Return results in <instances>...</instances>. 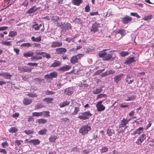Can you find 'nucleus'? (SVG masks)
Listing matches in <instances>:
<instances>
[{
  "instance_id": "49",
  "label": "nucleus",
  "mask_w": 154,
  "mask_h": 154,
  "mask_svg": "<svg viewBox=\"0 0 154 154\" xmlns=\"http://www.w3.org/2000/svg\"><path fill=\"white\" fill-rule=\"evenodd\" d=\"M44 53L42 55L43 57H45L47 59H49L51 58V56L50 54L45 52H44Z\"/></svg>"
},
{
  "instance_id": "17",
  "label": "nucleus",
  "mask_w": 154,
  "mask_h": 154,
  "mask_svg": "<svg viewBox=\"0 0 154 154\" xmlns=\"http://www.w3.org/2000/svg\"><path fill=\"white\" fill-rule=\"evenodd\" d=\"M132 20V18L128 16L125 17L122 19V22L124 24H127L131 21Z\"/></svg>"
},
{
  "instance_id": "46",
  "label": "nucleus",
  "mask_w": 154,
  "mask_h": 154,
  "mask_svg": "<svg viewBox=\"0 0 154 154\" xmlns=\"http://www.w3.org/2000/svg\"><path fill=\"white\" fill-rule=\"evenodd\" d=\"M57 138V137L56 136H51L49 138V141L51 142H54Z\"/></svg>"
},
{
  "instance_id": "34",
  "label": "nucleus",
  "mask_w": 154,
  "mask_h": 154,
  "mask_svg": "<svg viewBox=\"0 0 154 154\" xmlns=\"http://www.w3.org/2000/svg\"><path fill=\"white\" fill-rule=\"evenodd\" d=\"M42 57L41 56H33L31 58V60L32 61H34L38 60L41 59H42Z\"/></svg>"
},
{
  "instance_id": "33",
  "label": "nucleus",
  "mask_w": 154,
  "mask_h": 154,
  "mask_svg": "<svg viewBox=\"0 0 154 154\" xmlns=\"http://www.w3.org/2000/svg\"><path fill=\"white\" fill-rule=\"evenodd\" d=\"M72 3L75 5L79 6L82 3V0H73L72 2Z\"/></svg>"
},
{
  "instance_id": "51",
  "label": "nucleus",
  "mask_w": 154,
  "mask_h": 154,
  "mask_svg": "<svg viewBox=\"0 0 154 154\" xmlns=\"http://www.w3.org/2000/svg\"><path fill=\"white\" fill-rule=\"evenodd\" d=\"M107 95L106 94H100L98 95L97 96V98H104L105 99H106V98Z\"/></svg>"
},
{
  "instance_id": "5",
  "label": "nucleus",
  "mask_w": 154,
  "mask_h": 154,
  "mask_svg": "<svg viewBox=\"0 0 154 154\" xmlns=\"http://www.w3.org/2000/svg\"><path fill=\"white\" fill-rule=\"evenodd\" d=\"M33 68L28 67L27 66H20L18 67V70L21 72H30Z\"/></svg>"
},
{
  "instance_id": "16",
  "label": "nucleus",
  "mask_w": 154,
  "mask_h": 154,
  "mask_svg": "<svg viewBox=\"0 0 154 154\" xmlns=\"http://www.w3.org/2000/svg\"><path fill=\"white\" fill-rule=\"evenodd\" d=\"M56 52L57 54H63L66 52V50L65 48H60L56 49Z\"/></svg>"
},
{
  "instance_id": "1",
  "label": "nucleus",
  "mask_w": 154,
  "mask_h": 154,
  "mask_svg": "<svg viewBox=\"0 0 154 154\" xmlns=\"http://www.w3.org/2000/svg\"><path fill=\"white\" fill-rule=\"evenodd\" d=\"M126 33V30L123 29H121L117 30L116 32L115 36L117 40H119L123 37Z\"/></svg>"
},
{
  "instance_id": "64",
  "label": "nucleus",
  "mask_w": 154,
  "mask_h": 154,
  "mask_svg": "<svg viewBox=\"0 0 154 154\" xmlns=\"http://www.w3.org/2000/svg\"><path fill=\"white\" fill-rule=\"evenodd\" d=\"M75 22L78 23H81V20L79 18H76L75 20Z\"/></svg>"
},
{
  "instance_id": "19",
  "label": "nucleus",
  "mask_w": 154,
  "mask_h": 154,
  "mask_svg": "<svg viewBox=\"0 0 154 154\" xmlns=\"http://www.w3.org/2000/svg\"><path fill=\"white\" fill-rule=\"evenodd\" d=\"M128 124V121H127V119L123 118L121 121V123L119 125V128L124 127Z\"/></svg>"
},
{
  "instance_id": "55",
  "label": "nucleus",
  "mask_w": 154,
  "mask_h": 154,
  "mask_svg": "<svg viewBox=\"0 0 154 154\" xmlns=\"http://www.w3.org/2000/svg\"><path fill=\"white\" fill-rule=\"evenodd\" d=\"M130 15L131 16L136 17L138 18H139L140 17L138 14L137 13L131 12V13Z\"/></svg>"
},
{
  "instance_id": "29",
  "label": "nucleus",
  "mask_w": 154,
  "mask_h": 154,
  "mask_svg": "<svg viewBox=\"0 0 154 154\" xmlns=\"http://www.w3.org/2000/svg\"><path fill=\"white\" fill-rule=\"evenodd\" d=\"M136 96L131 95L128 96L125 99V100L127 101H131L134 100L136 98Z\"/></svg>"
},
{
  "instance_id": "3",
  "label": "nucleus",
  "mask_w": 154,
  "mask_h": 154,
  "mask_svg": "<svg viewBox=\"0 0 154 154\" xmlns=\"http://www.w3.org/2000/svg\"><path fill=\"white\" fill-rule=\"evenodd\" d=\"M98 56L100 58H103V60L107 61L111 58L112 55L111 54H107L106 52H103L99 53Z\"/></svg>"
},
{
  "instance_id": "50",
  "label": "nucleus",
  "mask_w": 154,
  "mask_h": 154,
  "mask_svg": "<svg viewBox=\"0 0 154 154\" xmlns=\"http://www.w3.org/2000/svg\"><path fill=\"white\" fill-rule=\"evenodd\" d=\"M27 95L29 97L32 98L37 97L38 96V95L36 93H29L27 94Z\"/></svg>"
},
{
  "instance_id": "59",
  "label": "nucleus",
  "mask_w": 154,
  "mask_h": 154,
  "mask_svg": "<svg viewBox=\"0 0 154 154\" xmlns=\"http://www.w3.org/2000/svg\"><path fill=\"white\" fill-rule=\"evenodd\" d=\"M21 46H24L29 47L31 46L32 44H31L30 43H26L22 44Z\"/></svg>"
},
{
  "instance_id": "32",
  "label": "nucleus",
  "mask_w": 154,
  "mask_h": 154,
  "mask_svg": "<svg viewBox=\"0 0 154 154\" xmlns=\"http://www.w3.org/2000/svg\"><path fill=\"white\" fill-rule=\"evenodd\" d=\"M8 131L11 133H16L18 131V129L15 127H11L8 130Z\"/></svg>"
},
{
  "instance_id": "27",
  "label": "nucleus",
  "mask_w": 154,
  "mask_h": 154,
  "mask_svg": "<svg viewBox=\"0 0 154 154\" xmlns=\"http://www.w3.org/2000/svg\"><path fill=\"white\" fill-rule=\"evenodd\" d=\"M103 88V86L100 87L98 88H96L95 90H94L93 91V94H97L103 91L102 88Z\"/></svg>"
},
{
  "instance_id": "60",
  "label": "nucleus",
  "mask_w": 154,
  "mask_h": 154,
  "mask_svg": "<svg viewBox=\"0 0 154 154\" xmlns=\"http://www.w3.org/2000/svg\"><path fill=\"white\" fill-rule=\"evenodd\" d=\"M59 19V17L57 16L53 17V20L55 21H57Z\"/></svg>"
},
{
  "instance_id": "41",
  "label": "nucleus",
  "mask_w": 154,
  "mask_h": 154,
  "mask_svg": "<svg viewBox=\"0 0 154 154\" xmlns=\"http://www.w3.org/2000/svg\"><path fill=\"white\" fill-rule=\"evenodd\" d=\"M108 150V148L106 146H103L102 147V149H100V152L102 153L107 152Z\"/></svg>"
},
{
  "instance_id": "26",
  "label": "nucleus",
  "mask_w": 154,
  "mask_h": 154,
  "mask_svg": "<svg viewBox=\"0 0 154 154\" xmlns=\"http://www.w3.org/2000/svg\"><path fill=\"white\" fill-rule=\"evenodd\" d=\"M36 11V6L35 5H34L28 10L27 13L28 14H32L35 12Z\"/></svg>"
},
{
  "instance_id": "24",
  "label": "nucleus",
  "mask_w": 154,
  "mask_h": 154,
  "mask_svg": "<svg viewBox=\"0 0 154 154\" xmlns=\"http://www.w3.org/2000/svg\"><path fill=\"white\" fill-rule=\"evenodd\" d=\"M135 61L134 58V57H130L128 59L126 60L125 62V63L126 64H131L132 63L134 62Z\"/></svg>"
},
{
  "instance_id": "25",
  "label": "nucleus",
  "mask_w": 154,
  "mask_h": 154,
  "mask_svg": "<svg viewBox=\"0 0 154 154\" xmlns=\"http://www.w3.org/2000/svg\"><path fill=\"white\" fill-rule=\"evenodd\" d=\"M29 142L32 144L34 145H36L39 144L40 141L38 139H37L31 140L29 141Z\"/></svg>"
},
{
  "instance_id": "9",
  "label": "nucleus",
  "mask_w": 154,
  "mask_h": 154,
  "mask_svg": "<svg viewBox=\"0 0 154 154\" xmlns=\"http://www.w3.org/2000/svg\"><path fill=\"white\" fill-rule=\"evenodd\" d=\"M57 73L56 72H54L50 73L49 74L46 75L45 76V79H52L53 78H57Z\"/></svg>"
},
{
  "instance_id": "35",
  "label": "nucleus",
  "mask_w": 154,
  "mask_h": 154,
  "mask_svg": "<svg viewBox=\"0 0 154 154\" xmlns=\"http://www.w3.org/2000/svg\"><path fill=\"white\" fill-rule=\"evenodd\" d=\"M44 107V104L42 103H39L36 104L35 107V109H38L42 108Z\"/></svg>"
},
{
  "instance_id": "20",
  "label": "nucleus",
  "mask_w": 154,
  "mask_h": 154,
  "mask_svg": "<svg viewBox=\"0 0 154 154\" xmlns=\"http://www.w3.org/2000/svg\"><path fill=\"white\" fill-rule=\"evenodd\" d=\"M71 68V66L69 65H66L62 67H60L58 69V70L63 72L67 71Z\"/></svg>"
},
{
  "instance_id": "44",
  "label": "nucleus",
  "mask_w": 154,
  "mask_h": 154,
  "mask_svg": "<svg viewBox=\"0 0 154 154\" xmlns=\"http://www.w3.org/2000/svg\"><path fill=\"white\" fill-rule=\"evenodd\" d=\"M80 109L78 107H75L74 111L72 113L73 115H75L79 111Z\"/></svg>"
},
{
  "instance_id": "2",
  "label": "nucleus",
  "mask_w": 154,
  "mask_h": 154,
  "mask_svg": "<svg viewBox=\"0 0 154 154\" xmlns=\"http://www.w3.org/2000/svg\"><path fill=\"white\" fill-rule=\"evenodd\" d=\"M81 115H79L78 118L82 120H85L88 119L92 116V114L89 111L81 113Z\"/></svg>"
},
{
  "instance_id": "54",
  "label": "nucleus",
  "mask_w": 154,
  "mask_h": 154,
  "mask_svg": "<svg viewBox=\"0 0 154 154\" xmlns=\"http://www.w3.org/2000/svg\"><path fill=\"white\" fill-rule=\"evenodd\" d=\"M1 145L3 148H5L8 146V143L6 141L1 143Z\"/></svg>"
},
{
  "instance_id": "30",
  "label": "nucleus",
  "mask_w": 154,
  "mask_h": 154,
  "mask_svg": "<svg viewBox=\"0 0 154 154\" xmlns=\"http://www.w3.org/2000/svg\"><path fill=\"white\" fill-rule=\"evenodd\" d=\"M70 103V101H66L61 103L59 105L60 108L66 106L68 105Z\"/></svg>"
},
{
  "instance_id": "61",
  "label": "nucleus",
  "mask_w": 154,
  "mask_h": 154,
  "mask_svg": "<svg viewBox=\"0 0 154 154\" xmlns=\"http://www.w3.org/2000/svg\"><path fill=\"white\" fill-rule=\"evenodd\" d=\"M140 137H141V138L143 141H144L146 139V134H143L142 135L140 136Z\"/></svg>"
},
{
  "instance_id": "40",
  "label": "nucleus",
  "mask_w": 154,
  "mask_h": 154,
  "mask_svg": "<svg viewBox=\"0 0 154 154\" xmlns=\"http://www.w3.org/2000/svg\"><path fill=\"white\" fill-rule=\"evenodd\" d=\"M47 132V130L45 128L42 129L38 132V134L40 135H44L46 134Z\"/></svg>"
},
{
  "instance_id": "21",
  "label": "nucleus",
  "mask_w": 154,
  "mask_h": 154,
  "mask_svg": "<svg viewBox=\"0 0 154 154\" xmlns=\"http://www.w3.org/2000/svg\"><path fill=\"white\" fill-rule=\"evenodd\" d=\"M32 99L27 98H25L23 100V103L25 105H28L30 104L32 101Z\"/></svg>"
},
{
  "instance_id": "53",
  "label": "nucleus",
  "mask_w": 154,
  "mask_h": 154,
  "mask_svg": "<svg viewBox=\"0 0 154 154\" xmlns=\"http://www.w3.org/2000/svg\"><path fill=\"white\" fill-rule=\"evenodd\" d=\"M32 27L34 28L35 30H38L40 29L39 26H38V25L36 23L32 25Z\"/></svg>"
},
{
  "instance_id": "22",
  "label": "nucleus",
  "mask_w": 154,
  "mask_h": 154,
  "mask_svg": "<svg viewBox=\"0 0 154 154\" xmlns=\"http://www.w3.org/2000/svg\"><path fill=\"white\" fill-rule=\"evenodd\" d=\"M34 53L31 51H29L23 53V56L26 57H31L34 55Z\"/></svg>"
},
{
  "instance_id": "56",
  "label": "nucleus",
  "mask_w": 154,
  "mask_h": 154,
  "mask_svg": "<svg viewBox=\"0 0 154 154\" xmlns=\"http://www.w3.org/2000/svg\"><path fill=\"white\" fill-rule=\"evenodd\" d=\"M27 65L31 66L36 67L37 66L38 63H29L27 64Z\"/></svg>"
},
{
  "instance_id": "57",
  "label": "nucleus",
  "mask_w": 154,
  "mask_h": 154,
  "mask_svg": "<svg viewBox=\"0 0 154 154\" xmlns=\"http://www.w3.org/2000/svg\"><path fill=\"white\" fill-rule=\"evenodd\" d=\"M107 74L108 75L110 74H115V71L114 70L111 69L107 71Z\"/></svg>"
},
{
  "instance_id": "37",
  "label": "nucleus",
  "mask_w": 154,
  "mask_h": 154,
  "mask_svg": "<svg viewBox=\"0 0 154 154\" xmlns=\"http://www.w3.org/2000/svg\"><path fill=\"white\" fill-rule=\"evenodd\" d=\"M31 40L33 42H39L41 40V36L37 37L36 38L34 36H32L31 38Z\"/></svg>"
},
{
  "instance_id": "13",
  "label": "nucleus",
  "mask_w": 154,
  "mask_h": 154,
  "mask_svg": "<svg viewBox=\"0 0 154 154\" xmlns=\"http://www.w3.org/2000/svg\"><path fill=\"white\" fill-rule=\"evenodd\" d=\"M144 128L143 127H140L137 129L131 134V135H133L137 134L140 135V134L143 132Z\"/></svg>"
},
{
  "instance_id": "47",
  "label": "nucleus",
  "mask_w": 154,
  "mask_h": 154,
  "mask_svg": "<svg viewBox=\"0 0 154 154\" xmlns=\"http://www.w3.org/2000/svg\"><path fill=\"white\" fill-rule=\"evenodd\" d=\"M45 94L46 95H49L54 94L55 93V91L47 90L45 91Z\"/></svg>"
},
{
  "instance_id": "7",
  "label": "nucleus",
  "mask_w": 154,
  "mask_h": 154,
  "mask_svg": "<svg viewBox=\"0 0 154 154\" xmlns=\"http://www.w3.org/2000/svg\"><path fill=\"white\" fill-rule=\"evenodd\" d=\"M82 57V55L79 54L76 56H73L70 60L71 63L72 64H75L78 62V60Z\"/></svg>"
},
{
  "instance_id": "23",
  "label": "nucleus",
  "mask_w": 154,
  "mask_h": 154,
  "mask_svg": "<svg viewBox=\"0 0 154 154\" xmlns=\"http://www.w3.org/2000/svg\"><path fill=\"white\" fill-rule=\"evenodd\" d=\"M2 76L5 78L7 79H10L12 75L8 72H4L3 73Z\"/></svg>"
},
{
  "instance_id": "63",
  "label": "nucleus",
  "mask_w": 154,
  "mask_h": 154,
  "mask_svg": "<svg viewBox=\"0 0 154 154\" xmlns=\"http://www.w3.org/2000/svg\"><path fill=\"white\" fill-rule=\"evenodd\" d=\"M0 152L3 153V154H6L7 152L5 149H0Z\"/></svg>"
},
{
  "instance_id": "42",
  "label": "nucleus",
  "mask_w": 154,
  "mask_h": 154,
  "mask_svg": "<svg viewBox=\"0 0 154 154\" xmlns=\"http://www.w3.org/2000/svg\"><path fill=\"white\" fill-rule=\"evenodd\" d=\"M107 134L109 136H112V134H114V131L112 129H108L107 131Z\"/></svg>"
},
{
  "instance_id": "62",
  "label": "nucleus",
  "mask_w": 154,
  "mask_h": 154,
  "mask_svg": "<svg viewBox=\"0 0 154 154\" xmlns=\"http://www.w3.org/2000/svg\"><path fill=\"white\" fill-rule=\"evenodd\" d=\"M8 26H2L0 27V31L6 30L8 28Z\"/></svg>"
},
{
  "instance_id": "39",
  "label": "nucleus",
  "mask_w": 154,
  "mask_h": 154,
  "mask_svg": "<svg viewBox=\"0 0 154 154\" xmlns=\"http://www.w3.org/2000/svg\"><path fill=\"white\" fill-rule=\"evenodd\" d=\"M17 34V32L15 31H10L8 34V36L9 37H14L16 36Z\"/></svg>"
},
{
  "instance_id": "43",
  "label": "nucleus",
  "mask_w": 154,
  "mask_h": 154,
  "mask_svg": "<svg viewBox=\"0 0 154 154\" xmlns=\"http://www.w3.org/2000/svg\"><path fill=\"white\" fill-rule=\"evenodd\" d=\"M42 112H34L32 113V116L35 117L41 116H42Z\"/></svg>"
},
{
  "instance_id": "6",
  "label": "nucleus",
  "mask_w": 154,
  "mask_h": 154,
  "mask_svg": "<svg viewBox=\"0 0 154 154\" xmlns=\"http://www.w3.org/2000/svg\"><path fill=\"white\" fill-rule=\"evenodd\" d=\"M103 101V100L100 101L97 103L96 107L98 112H102L105 109V107L102 104Z\"/></svg>"
},
{
  "instance_id": "36",
  "label": "nucleus",
  "mask_w": 154,
  "mask_h": 154,
  "mask_svg": "<svg viewBox=\"0 0 154 154\" xmlns=\"http://www.w3.org/2000/svg\"><path fill=\"white\" fill-rule=\"evenodd\" d=\"M153 16L151 14L145 16L143 19L145 20H149L153 18Z\"/></svg>"
},
{
  "instance_id": "28",
  "label": "nucleus",
  "mask_w": 154,
  "mask_h": 154,
  "mask_svg": "<svg viewBox=\"0 0 154 154\" xmlns=\"http://www.w3.org/2000/svg\"><path fill=\"white\" fill-rule=\"evenodd\" d=\"M47 122V119H40L36 120V123H37L39 124H44L46 123Z\"/></svg>"
},
{
  "instance_id": "38",
  "label": "nucleus",
  "mask_w": 154,
  "mask_h": 154,
  "mask_svg": "<svg viewBox=\"0 0 154 154\" xmlns=\"http://www.w3.org/2000/svg\"><path fill=\"white\" fill-rule=\"evenodd\" d=\"M54 100L53 98H45L43 100V101L46 102L48 103H51V101Z\"/></svg>"
},
{
  "instance_id": "8",
  "label": "nucleus",
  "mask_w": 154,
  "mask_h": 154,
  "mask_svg": "<svg viewBox=\"0 0 154 154\" xmlns=\"http://www.w3.org/2000/svg\"><path fill=\"white\" fill-rule=\"evenodd\" d=\"M61 28L64 30L66 32L67 30H69V29H71V24L67 22H64L63 23H61L60 25Z\"/></svg>"
},
{
  "instance_id": "48",
  "label": "nucleus",
  "mask_w": 154,
  "mask_h": 154,
  "mask_svg": "<svg viewBox=\"0 0 154 154\" xmlns=\"http://www.w3.org/2000/svg\"><path fill=\"white\" fill-rule=\"evenodd\" d=\"M42 115H43L44 116L47 117L50 116L49 113L50 112L48 111H44L42 112Z\"/></svg>"
},
{
  "instance_id": "12",
  "label": "nucleus",
  "mask_w": 154,
  "mask_h": 154,
  "mask_svg": "<svg viewBox=\"0 0 154 154\" xmlns=\"http://www.w3.org/2000/svg\"><path fill=\"white\" fill-rule=\"evenodd\" d=\"M63 43L62 42L54 41L52 42L51 47L54 48L57 47H60L62 46Z\"/></svg>"
},
{
  "instance_id": "10",
  "label": "nucleus",
  "mask_w": 154,
  "mask_h": 154,
  "mask_svg": "<svg viewBox=\"0 0 154 154\" xmlns=\"http://www.w3.org/2000/svg\"><path fill=\"white\" fill-rule=\"evenodd\" d=\"M74 89L73 87H70L66 88L64 91L65 94L67 95H71L74 92Z\"/></svg>"
},
{
  "instance_id": "11",
  "label": "nucleus",
  "mask_w": 154,
  "mask_h": 154,
  "mask_svg": "<svg viewBox=\"0 0 154 154\" xmlns=\"http://www.w3.org/2000/svg\"><path fill=\"white\" fill-rule=\"evenodd\" d=\"M100 24L95 22L92 25V29H91L90 31L95 33L98 31V28Z\"/></svg>"
},
{
  "instance_id": "18",
  "label": "nucleus",
  "mask_w": 154,
  "mask_h": 154,
  "mask_svg": "<svg viewBox=\"0 0 154 154\" xmlns=\"http://www.w3.org/2000/svg\"><path fill=\"white\" fill-rule=\"evenodd\" d=\"M61 64V62L58 60H55L50 66V67L54 68L58 67Z\"/></svg>"
},
{
  "instance_id": "4",
  "label": "nucleus",
  "mask_w": 154,
  "mask_h": 154,
  "mask_svg": "<svg viewBox=\"0 0 154 154\" xmlns=\"http://www.w3.org/2000/svg\"><path fill=\"white\" fill-rule=\"evenodd\" d=\"M91 129L90 126L86 125L81 127L79 131L80 133H82V135H85L88 133V132Z\"/></svg>"
},
{
  "instance_id": "52",
  "label": "nucleus",
  "mask_w": 154,
  "mask_h": 154,
  "mask_svg": "<svg viewBox=\"0 0 154 154\" xmlns=\"http://www.w3.org/2000/svg\"><path fill=\"white\" fill-rule=\"evenodd\" d=\"M129 53L127 51H122L120 53L122 57H124L127 55H128L129 54Z\"/></svg>"
},
{
  "instance_id": "15",
  "label": "nucleus",
  "mask_w": 154,
  "mask_h": 154,
  "mask_svg": "<svg viewBox=\"0 0 154 154\" xmlns=\"http://www.w3.org/2000/svg\"><path fill=\"white\" fill-rule=\"evenodd\" d=\"M124 74L122 73H120L116 75L114 78V81L116 84H118L119 82L122 79Z\"/></svg>"
},
{
  "instance_id": "45",
  "label": "nucleus",
  "mask_w": 154,
  "mask_h": 154,
  "mask_svg": "<svg viewBox=\"0 0 154 154\" xmlns=\"http://www.w3.org/2000/svg\"><path fill=\"white\" fill-rule=\"evenodd\" d=\"M11 42L3 41L1 42V44L4 45H5L9 46L12 45Z\"/></svg>"
},
{
  "instance_id": "31",
  "label": "nucleus",
  "mask_w": 154,
  "mask_h": 154,
  "mask_svg": "<svg viewBox=\"0 0 154 154\" xmlns=\"http://www.w3.org/2000/svg\"><path fill=\"white\" fill-rule=\"evenodd\" d=\"M24 132L27 135L33 134L34 133V131L33 129L26 130L24 131Z\"/></svg>"
},
{
  "instance_id": "14",
  "label": "nucleus",
  "mask_w": 154,
  "mask_h": 154,
  "mask_svg": "<svg viewBox=\"0 0 154 154\" xmlns=\"http://www.w3.org/2000/svg\"><path fill=\"white\" fill-rule=\"evenodd\" d=\"M125 80L128 84H131L134 81V77L132 75H127L125 79Z\"/></svg>"
},
{
  "instance_id": "58",
  "label": "nucleus",
  "mask_w": 154,
  "mask_h": 154,
  "mask_svg": "<svg viewBox=\"0 0 154 154\" xmlns=\"http://www.w3.org/2000/svg\"><path fill=\"white\" fill-rule=\"evenodd\" d=\"M149 145L151 146H154V138L149 141Z\"/></svg>"
}]
</instances>
